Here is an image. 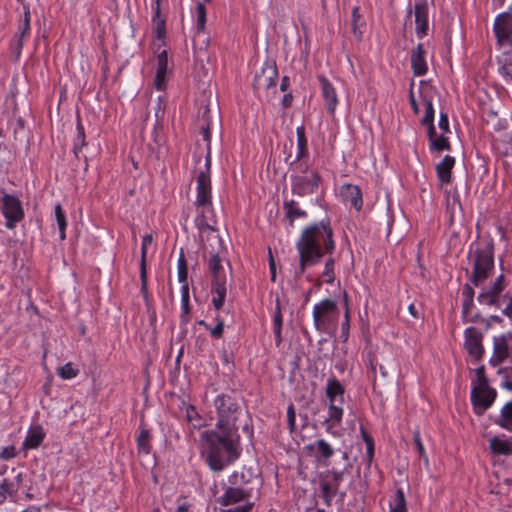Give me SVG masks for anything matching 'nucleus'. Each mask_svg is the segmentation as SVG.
I'll list each match as a JSON object with an SVG mask.
<instances>
[{
  "instance_id": "obj_13",
  "label": "nucleus",
  "mask_w": 512,
  "mask_h": 512,
  "mask_svg": "<svg viewBox=\"0 0 512 512\" xmlns=\"http://www.w3.org/2000/svg\"><path fill=\"white\" fill-rule=\"evenodd\" d=\"M342 471H330L320 481L322 498L326 506H331L333 497L338 493L340 482L343 479Z\"/></svg>"
},
{
  "instance_id": "obj_30",
  "label": "nucleus",
  "mask_w": 512,
  "mask_h": 512,
  "mask_svg": "<svg viewBox=\"0 0 512 512\" xmlns=\"http://www.w3.org/2000/svg\"><path fill=\"white\" fill-rule=\"evenodd\" d=\"M490 449L494 454L499 455H512V442L502 440L498 437L490 439Z\"/></svg>"
},
{
  "instance_id": "obj_59",
  "label": "nucleus",
  "mask_w": 512,
  "mask_h": 512,
  "mask_svg": "<svg viewBox=\"0 0 512 512\" xmlns=\"http://www.w3.org/2000/svg\"><path fill=\"white\" fill-rule=\"evenodd\" d=\"M503 299L507 301L506 307L502 310L503 314L508 316L509 318H512V295H509L506 293L503 296Z\"/></svg>"
},
{
  "instance_id": "obj_41",
  "label": "nucleus",
  "mask_w": 512,
  "mask_h": 512,
  "mask_svg": "<svg viewBox=\"0 0 512 512\" xmlns=\"http://www.w3.org/2000/svg\"><path fill=\"white\" fill-rule=\"evenodd\" d=\"M55 217H56V221H57L58 228L60 231V238L62 240H64L66 238V235H65L66 218H65L64 211L60 204H57L55 206Z\"/></svg>"
},
{
  "instance_id": "obj_45",
  "label": "nucleus",
  "mask_w": 512,
  "mask_h": 512,
  "mask_svg": "<svg viewBox=\"0 0 512 512\" xmlns=\"http://www.w3.org/2000/svg\"><path fill=\"white\" fill-rule=\"evenodd\" d=\"M334 265H335V259L329 255L328 259L326 260L325 262V268H324V271L322 273V275L325 278V281L327 283H332L335 279V275H334Z\"/></svg>"
},
{
  "instance_id": "obj_55",
  "label": "nucleus",
  "mask_w": 512,
  "mask_h": 512,
  "mask_svg": "<svg viewBox=\"0 0 512 512\" xmlns=\"http://www.w3.org/2000/svg\"><path fill=\"white\" fill-rule=\"evenodd\" d=\"M476 376H477V380H478V385H476L475 387H488L489 386L487 378L485 376L484 366H480L479 368L476 369Z\"/></svg>"
},
{
  "instance_id": "obj_16",
  "label": "nucleus",
  "mask_w": 512,
  "mask_h": 512,
  "mask_svg": "<svg viewBox=\"0 0 512 512\" xmlns=\"http://www.w3.org/2000/svg\"><path fill=\"white\" fill-rule=\"evenodd\" d=\"M213 239L216 240L218 244V248L212 247V249L209 251L210 253V259H209V269L212 274V281L217 280H225L224 275V268L221 265V251L223 250V243L222 239L219 235H213Z\"/></svg>"
},
{
  "instance_id": "obj_12",
  "label": "nucleus",
  "mask_w": 512,
  "mask_h": 512,
  "mask_svg": "<svg viewBox=\"0 0 512 512\" xmlns=\"http://www.w3.org/2000/svg\"><path fill=\"white\" fill-rule=\"evenodd\" d=\"M494 32L501 46L512 48V11L496 17Z\"/></svg>"
},
{
  "instance_id": "obj_33",
  "label": "nucleus",
  "mask_w": 512,
  "mask_h": 512,
  "mask_svg": "<svg viewBox=\"0 0 512 512\" xmlns=\"http://www.w3.org/2000/svg\"><path fill=\"white\" fill-rule=\"evenodd\" d=\"M296 133H297V148H298V152H297V155H296L295 162L299 161L300 159H302L307 154V139H306V136H305V129H304V127L303 126L298 127L297 130H296Z\"/></svg>"
},
{
  "instance_id": "obj_26",
  "label": "nucleus",
  "mask_w": 512,
  "mask_h": 512,
  "mask_svg": "<svg viewBox=\"0 0 512 512\" xmlns=\"http://www.w3.org/2000/svg\"><path fill=\"white\" fill-rule=\"evenodd\" d=\"M344 392V387L337 379L333 378L328 380L326 387V396L329 399L330 403H342Z\"/></svg>"
},
{
  "instance_id": "obj_36",
  "label": "nucleus",
  "mask_w": 512,
  "mask_h": 512,
  "mask_svg": "<svg viewBox=\"0 0 512 512\" xmlns=\"http://www.w3.org/2000/svg\"><path fill=\"white\" fill-rule=\"evenodd\" d=\"M209 113H210V108L208 106H206L203 111L202 117H203V119H207V123L201 125V133L203 135V139L207 142V150H208L207 154L208 153L210 154V138H211L210 129L212 126V121L209 118Z\"/></svg>"
},
{
  "instance_id": "obj_39",
  "label": "nucleus",
  "mask_w": 512,
  "mask_h": 512,
  "mask_svg": "<svg viewBox=\"0 0 512 512\" xmlns=\"http://www.w3.org/2000/svg\"><path fill=\"white\" fill-rule=\"evenodd\" d=\"M430 149L431 150H435V151H438V152H441V151H444V150H450L451 149V146H450V143L448 141V138L445 137L443 134L440 135V136H437L435 137L431 142H430Z\"/></svg>"
},
{
  "instance_id": "obj_19",
  "label": "nucleus",
  "mask_w": 512,
  "mask_h": 512,
  "mask_svg": "<svg viewBox=\"0 0 512 512\" xmlns=\"http://www.w3.org/2000/svg\"><path fill=\"white\" fill-rule=\"evenodd\" d=\"M318 80L321 85L322 95L326 102V109L331 115H333L338 103L336 91L325 76L319 75Z\"/></svg>"
},
{
  "instance_id": "obj_18",
  "label": "nucleus",
  "mask_w": 512,
  "mask_h": 512,
  "mask_svg": "<svg viewBox=\"0 0 512 512\" xmlns=\"http://www.w3.org/2000/svg\"><path fill=\"white\" fill-rule=\"evenodd\" d=\"M414 13L417 34L421 36L427 35L429 28L427 1L422 0L417 2L414 7Z\"/></svg>"
},
{
  "instance_id": "obj_37",
  "label": "nucleus",
  "mask_w": 512,
  "mask_h": 512,
  "mask_svg": "<svg viewBox=\"0 0 512 512\" xmlns=\"http://www.w3.org/2000/svg\"><path fill=\"white\" fill-rule=\"evenodd\" d=\"M406 500L401 488L395 492L394 505L390 506V512H406Z\"/></svg>"
},
{
  "instance_id": "obj_17",
  "label": "nucleus",
  "mask_w": 512,
  "mask_h": 512,
  "mask_svg": "<svg viewBox=\"0 0 512 512\" xmlns=\"http://www.w3.org/2000/svg\"><path fill=\"white\" fill-rule=\"evenodd\" d=\"M153 237L151 234H147L142 239V247H141V261H140V280H141V293L143 297L148 303V287H147V270H146V254H147V246L152 244Z\"/></svg>"
},
{
  "instance_id": "obj_20",
  "label": "nucleus",
  "mask_w": 512,
  "mask_h": 512,
  "mask_svg": "<svg viewBox=\"0 0 512 512\" xmlns=\"http://www.w3.org/2000/svg\"><path fill=\"white\" fill-rule=\"evenodd\" d=\"M341 195L345 201L350 202L356 209L360 210L363 205L362 193L357 185L345 184L341 187Z\"/></svg>"
},
{
  "instance_id": "obj_21",
  "label": "nucleus",
  "mask_w": 512,
  "mask_h": 512,
  "mask_svg": "<svg viewBox=\"0 0 512 512\" xmlns=\"http://www.w3.org/2000/svg\"><path fill=\"white\" fill-rule=\"evenodd\" d=\"M425 50L422 44H418L411 54V67L414 75L422 76L427 72V64L425 61Z\"/></svg>"
},
{
  "instance_id": "obj_27",
  "label": "nucleus",
  "mask_w": 512,
  "mask_h": 512,
  "mask_svg": "<svg viewBox=\"0 0 512 512\" xmlns=\"http://www.w3.org/2000/svg\"><path fill=\"white\" fill-rule=\"evenodd\" d=\"M45 437V433L41 426H33L29 429L27 436L24 440V447L28 449H35L39 447Z\"/></svg>"
},
{
  "instance_id": "obj_2",
  "label": "nucleus",
  "mask_w": 512,
  "mask_h": 512,
  "mask_svg": "<svg viewBox=\"0 0 512 512\" xmlns=\"http://www.w3.org/2000/svg\"><path fill=\"white\" fill-rule=\"evenodd\" d=\"M204 443L201 451L214 472L222 471L240 456V435L218 430L205 431L201 435Z\"/></svg>"
},
{
  "instance_id": "obj_40",
  "label": "nucleus",
  "mask_w": 512,
  "mask_h": 512,
  "mask_svg": "<svg viewBox=\"0 0 512 512\" xmlns=\"http://www.w3.org/2000/svg\"><path fill=\"white\" fill-rule=\"evenodd\" d=\"M149 441H150L149 431L148 430H142L141 433L139 434L138 438H137L138 450L140 452L145 453V454H149L150 453V449H151Z\"/></svg>"
},
{
  "instance_id": "obj_24",
  "label": "nucleus",
  "mask_w": 512,
  "mask_h": 512,
  "mask_svg": "<svg viewBox=\"0 0 512 512\" xmlns=\"http://www.w3.org/2000/svg\"><path fill=\"white\" fill-rule=\"evenodd\" d=\"M305 449L308 451H313L316 449L317 453L315 456L318 461H327L333 456L334 453L331 445L324 439L317 440L315 444L307 445Z\"/></svg>"
},
{
  "instance_id": "obj_43",
  "label": "nucleus",
  "mask_w": 512,
  "mask_h": 512,
  "mask_svg": "<svg viewBox=\"0 0 512 512\" xmlns=\"http://www.w3.org/2000/svg\"><path fill=\"white\" fill-rule=\"evenodd\" d=\"M197 30L203 32L206 24V7L203 2L198 1L196 6Z\"/></svg>"
},
{
  "instance_id": "obj_35",
  "label": "nucleus",
  "mask_w": 512,
  "mask_h": 512,
  "mask_svg": "<svg viewBox=\"0 0 512 512\" xmlns=\"http://www.w3.org/2000/svg\"><path fill=\"white\" fill-rule=\"evenodd\" d=\"M274 334L277 344L281 342V329H282V313L279 298L276 299V308L274 313Z\"/></svg>"
},
{
  "instance_id": "obj_31",
  "label": "nucleus",
  "mask_w": 512,
  "mask_h": 512,
  "mask_svg": "<svg viewBox=\"0 0 512 512\" xmlns=\"http://www.w3.org/2000/svg\"><path fill=\"white\" fill-rule=\"evenodd\" d=\"M500 427L512 431V401L507 402L501 409L498 420L495 421Z\"/></svg>"
},
{
  "instance_id": "obj_64",
  "label": "nucleus",
  "mask_w": 512,
  "mask_h": 512,
  "mask_svg": "<svg viewBox=\"0 0 512 512\" xmlns=\"http://www.w3.org/2000/svg\"><path fill=\"white\" fill-rule=\"evenodd\" d=\"M506 74L512 79V56L506 61L503 66Z\"/></svg>"
},
{
  "instance_id": "obj_47",
  "label": "nucleus",
  "mask_w": 512,
  "mask_h": 512,
  "mask_svg": "<svg viewBox=\"0 0 512 512\" xmlns=\"http://www.w3.org/2000/svg\"><path fill=\"white\" fill-rule=\"evenodd\" d=\"M425 102V115L421 120V123L434 122V108L431 100L424 99Z\"/></svg>"
},
{
  "instance_id": "obj_52",
  "label": "nucleus",
  "mask_w": 512,
  "mask_h": 512,
  "mask_svg": "<svg viewBox=\"0 0 512 512\" xmlns=\"http://www.w3.org/2000/svg\"><path fill=\"white\" fill-rule=\"evenodd\" d=\"M295 420H296V412L295 408L292 404H290L287 408V422L290 432H294L296 426H295Z\"/></svg>"
},
{
  "instance_id": "obj_11",
  "label": "nucleus",
  "mask_w": 512,
  "mask_h": 512,
  "mask_svg": "<svg viewBox=\"0 0 512 512\" xmlns=\"http://www.w3.org/2000/svg\"><path fill=\"white\" fill-rule=\"evenodd\" d=\"M496 390L491 387H473L471 401L476 414L482 415L494 402Z\"/></svg>"
},
{
  "instance_id": "obj_14",
  "label": "nucleus",
  "mask_w": 512,
  "mask_h": 512,
  "mask_svg": "<svg viewBox=\"0 0 512 512\" xmlns=\"http://www.w3.org/2000/svg\"><path fill=\"white\" fill-rule=\"evenodd\" d=\"M337 311V304L334 300L324 299L316 304L313 309V321L317 331H324L326 324L330 321L331 314Z\"/></svg>"
},
{
  "instance_id": "obj_38",
  "label": "nucleus",
  "mask_w": 512,
  "mask_h": 512,
  "mask_svg": "<svg viewBox=\"0 0 512 512\" xmlns=\"http://www.w3.org/2000/svg\"><path fill=\"white\" fill-rule=\"evenodd\" d=\"M30 30V9L28 5H24V20L21 28L20 37L17 43L18 50H21L23 47V37L29 32Z\"/></svg>"
},
{
  "instance_id": "obj_34",
  "label": "nucleus",
  "mask_w": 512,
  "mask_h": 512,
  "mask_svg": "<svg viewBox=\"0 0 512 512\" xmlns=\"http://www.w3.org/2000/svg\"><path fill=\"white\" fill-rule=\"evenodd\" d=\"M477 300L478 302L481 304V305H486V306H495L497 308L500 307L499 305V300H500V297H498L496 294H494L493 292H491L490 290H483L477 297Z\"/></svg>"
},
{
  "instance_id": "obj_8",
  "label": "nucleus",
  "mask_w": 512,
  "mask_h": 512,
  "mask_svg": "<svg viewBox=\"0 0 512 512\" xmlns=\"http://www.w3.org/2000/svg\"><path fill=\"white\" fill-rule=\"evenodd\" d=\"M0 192L3 194L2 213L6 218V227L13 229L16 223L24 218L21 202L16 196L5 193L4 189H1Z\"/></svg>"
},
{
  "instance_id": "obj_54",
  "label": "nucleus",
  "mask_w": 512,
  "mask_h": 512,
  "mask_svg": "<svg viewBox=\"0 0 512 512\" xmlns=\"http://www.w3.org/2000/svg\"><path fill=\"white\" fill-rule=\"evenodd\" d=\"M474 306V298H463L462 303V317L463 319H467L470 315V312Z\"/></svg>"
},
{
  "instance_id": "obj_56",
  "label": "nucleus",
  "mask_w": 512,
  "mask_h": 512,
  "mask_svg": "<svg viewBox=\"0 0 512 512\" xmlns=\"http://www.w3.org/2000/svg\"><path fill=\"white\" fill-rule=\"evenodd\" d=\"M216 320H217V324L214 328L211 329L210 333H211L212 337L220 338L222 336L223 330H224V321L220 317H217Z\"/></svg>"
},
{
  "instance_id": "obj_42",
  "label": "nucleus",
  "mask_w": 512,
  "mask_h": 512,
  "mask_svg": "<svg viewBox=\"0 0 512 512\" xmlns=\"http://www.w3.org/2000/svg\"><path fill=\"white\" fill-rule=\"evenodd\" d=\"M188 266L183 251H181L178 259V280L180 283H187Z\"/></svg>"
},
{
  "instance_id": "obj_63",
  "label": "nucleus",
  "mask_w": 512,
  "mask_h": 512,
  "mask_svg": "<svg viewBox=\"0 0 512 512\" xmlns=\"http://www.w3.org/2000/svg\"><path fill=\"white\" fill-rule=\"evenodd\" d=\"M251 509V505L237 506L235 508L224 510L223 512H248Z\"/></svg>"
},
{
  "instance_id": "obj_25",
  "label": "nucleus",
  "mask_w": 512,
  "mask_h": 512,
  "mask_svg": "<svg viewBox=\"0 0 512 512\" xmlns=\"http://www.w3.org/2000/svg\"><path fill=\"white\" fill-rule=\"evenodd\" d=\"M226 291V279L212 281V303L216 310H220L223 307L226 298Z\"/></svg>"
},
{
  "instance_id": "obj_61",
  "label": "nucleus",
  "mask_w": 512,
  "mask_h": 512,
  "mask_svg": "<svg viewBox=\"0 0 512 512\" xmlns=\"http://www.w3.org/2000/svg\"><path fill=\"white\" fill-rule=\"evenodd\" d=\"M462 297L463 298H474V289L471 286L470 283H466L462 290Z\"/></svg>"
},
{
  "instance_id": "obj_7",
  "label": "nucleus",
  "mask_w": 512,
  "mask_h": 512,
  "mask_svg": "<svg viewBox=\"0 0 512 512\" xmlns=\"http://www.w3.org/2000/svg\"><path fill=\"white\" fill-rule=\"evenodd\" d=\"M277 77L278 70L275 61H266L261 71L255 75L253 82L254 90L259 95L265 94L268 96L270 90L275 92Z\"/></svg>"
},
{
  "instance_id": "obj_10",
  "label": "nucleus",
  "mask_w": 512,
  "mask_h": 512,
  "mask_svg": "<svg viewBox=\"0 0 512 512\" xmlns=\"http://www.w3.org/2000/svg\"><path fill=\"white\" fill-rule=\"evenodd\" d=\"M493 355L490 363L497 366L504 360L509 359L512 362V332L494 337Z\"/></svg>"
},
{
  "instance_id": "obj_46",
  "label": "nucleus",
  "mask_w": 512,
  "mask_h": 512,
  "mask_svg": "<svg viewBox=\"0 0 512 512\" xmlns=\"http://www.w3.org/2000/svg\"><path fill=\"white\" fill-rule=\"evenodd\" d=\"M499 374L503 375V387L512 391V367L500 369Z\"/></svg>"
},
{
  "instance_id": "obj_32",
  "label": "nucleus",
  "mask_w": 512,
  "mask_h": 512,
  "mask_svg": "<svg viewBox=\"0 0 512 512\" xmlns=\"http://www.w3.org/2000/svg\"><path fill=\"white\" fill-rule=\"evenodd\" d=\"M283 207L286 212V217L289 219L290 226H293L295 218L306 216V212L298 208L294 200L284 202Z\"/></svg>"
},
{
  "instance_id": "obj_62",
  "label": "nucleus",
  "mask_w": 512,
  "mask_h": 512,
  "mask_svg": "<svg viewBox=\"0 0 512 512\" xmlns=\"http://www.w3.org/2000/svg\"><path fill=\"white\" fill-rule=\"evenodd\" d=\"M366 448H367L368 462L370 463L372 461V459H373V456H374V441L373 440H367Z\"/></svg>"
},
{
  "instance_id": "obj_23",
  "label": "nucleus",
  "mask_w": 512,
  "mask_h": 512,
  "mask_svg": "<svg viewBox=\"0 0 512 512\" xmlns=\"http://www.w3.org/2000/svg\"><path fill=\"white\" fill-rule=\"evenodd\" d=\"M454 164V157L446 155L442 161L436 165L437 176L442 183L448 184L451 182V171Z\"/></svg>"
},
{
  "instance_id": "obj_53",
  "label": "nucleus",
  "mask_w": 512,
  "mask_h": 512,
  "mask_svg": "<svg viewBox=\"0 0 512 512\" xmlns=\"http://www.w3.org/2000/svg\"><path fill=\"white\" fill-rule=\"evenodd\" d=\"M359 18H360L359 8L354 7L353 11H352V26H353L352 29H353L354 35L360 41L362 33H361V31H358V28H357V22H358Z\"/></svg>"
},
{
  "instance_id": "obj_51",
  "label": "nucleus",
  "mask_w": 512,
  "mask_h": 512,
  "mask_svg": "<svg viewBox=\"0 0 512 512\" xmlns=\"http://www.w3.org/2000/svg\"><path fill=\"white\" fill-rule=\"evenodd\" d=\"M12 493H13L12 485L10 483H8L6 479H4L0 483V504L5 501L7 494L12 495Z\"/></svg>"
},
{
  "instance_id": "obj_29",
  "label": "nucleus",
  "mask_w": 512,
  "mask_h": 512,
  "mask_svg": "<svg viewBox=\"0 0 512 512\" xmlns=\"http://www.w3.org/2000/svg\"><path fill=\"white\" fill-rule=\"evenodd\" d=\"M248 496H249V494L246 493L241 488L229 487L226 490L225 494L223 495L221 503L224 506H228L230 504L242 501Z\"/></svg>"
},
{
  "instance_id": "obj_15",
  "label": "nucleus",
  "mask_w": 512,
  "mask_h": 512,
  "mask_svg": "<svg viewBox=\"0 0 512 512\" xmlns=\"http://www.w3.org/2000/svg\"><path fill=\"white\" fill-rule=\"evenodd\" d=\"M465 348L476 360H480L484 353L482 345L483 335L475 327H468L465 332Z\"/></svg>"
},
{
  "instance_id": "obj_9",
  "label": "nucleus",
  "mask_w": 512,
  "mask_h": 512,
  "mask_svg": "<svg viewBox=\"0 0 512 512\" xmlns=\"http://www.w3.org/2000/svg\"><path fill=\"white\" fill-rule=\"evenodd\" d=\"M321 177L316 171H308L305 175L295 176L292 179V191L299 196L313 194L319 186Z\"/></svg>"
},
{
  "instance_id": "obj_60",
  "label": "nucleus",
  "mask_w": 512,
  "mask_h": 512,
  "mask_svg": "<svg viewBox=\"0 0 512 512\" xmlns=\"http://www.w3.org/2000/svg\"><path fill=\"white\" fill-rule=\"evenodd\" d=\"M269 268H270V273H271V281L275 282L276 281V264H275L274 258L272 256L270 250H269Z\"/></svg>"
},
{
  "instance_id": "obj_4",
  "label": "nucleus",
  "mask_w": 512,
  "mask_h": 512,
  "mask_svg": "<svg viewBox=\"0 0 512 512\" xmlns=\"http://www.w3.org/2000/svg\"><path fill=\"white\" fill-rule=\"evenodd\" d=\"M211 156L209 153L205 157L204 170L199 171L197 182V195L195 206L198 210V215L195 218V225L199 230L200 237L204 236L207 230L215 231V228L208 222L205 212L212 205V187H211Z\"/></svg>"
},
{
  "instance_id": "obj_44",
  "label": "nucleus",
  "mask_w": 512,
  "mask_h": 512,
  "mask_svg": "<svg viewBox=\"0 0 512 512\" xmlns=\"http://www.w3.org/2000/svg\"><path fill=\"white\" fill-rule=\"evenodd\" d=\"M79 373V370L74 368L72 363H66L64 366L58 369V375L65 380L75 378Z\"/></svg>"
},
{
  "instance_id": "obj_48",
  "label": "nucleus",
  "mask_w": 512,
  "mask_h": 512,
  "mask_svg": "<svg viewBox=\"0 0 512 512\" xmlns=\"http://www.w3.org/2000/svg\"><path fill=\"white\" fill-rule=\"evenodd\" d=\"M85 146V132L83 126L78 123L77 125V138L74 144V152L77 154V151Z\"/></svg>"
},
{
  "instance_id": "obj_49",
  "label": "nucleus",
  "mask_w": 512,
  "mask_h": 512,
  "mask_svg": "<svg viewBox=\"0 0 512 512\" xmlns=\"http://www.w3.org/2000/svg\"><path fill=\"white\" fill-rule=\"evenodd\" d=\"M505 288V280L503 275H499L496 280L494 281L493 285L488 289L494 294H496L498 297H500L501 292Z\"/></svg>"
},
{
  "instance_id": "obj_50",
  "label": "nucleus",
  "mask_w": 512,
  "mask_h": 512,
  "mask_svg": "<svg viewBox=\"0 0 512 512\" xmlns=\"http://www.w3.org/2000/svg\"><path fill=\"white\" fill-rule=\"evenodd\" d=\"M182 308L185 313L189 312V286L188 283L182 284L181 287Z\"/></svg>"
},
{
  "instance_id": "obj_57",
  "label": "nucleus",
  "mask_w": 512,
  "mask_h": 512,
  "mask_svg": "<svg viewBox=\"0 0 512 512\" xmlns=\"http://www.w3.org/2000/svg\"><path fill=\"white\" fill-rule=\"evenodd\" d=\"M413 440H414V443L416 445V448H417V451H418L419 455L421 457H424L427 460V457L425 455V449H424V446L422 444V441H421V438H420V434H419L418 431H416L414 433Z\"/></svg>"
},
{
  "instance_id": "obj_3",
  "label": "nucleus",
  "mask_w": 512,
  "mask_h": 512,
  "mask_svg": "<svg viewBox=\"0 0 512 512\" xmlns=\"http://www.w3.org/2000/svg\"><path fill=\"white\" fill-rule=\"evenodd\" d=\"M214 405L218 415L216 424L218 431L238 434L240 427L248 430L247 414L235 397L221 394L215 399Z\"/></svg>"
},
{
  "instance_id": "obj_28",
  "label": "nucleus",
  "mask_w": 512,
  "mask_h": 512,
  "mask_svg": "<svg viewBox=\"0 0 512 512\" xmlns=\"http://www.w3.org/2000/svg\"><path fill=\"white\" fill-rule=\"evenodd\" d=\"M342 416L343 409L338 405V403H330L328 417L324 420L323 424L326 425V428L329 431L340 424Z\"/></svg>"
},
{
  "instance_id": "obj_1",
  "label": "nucleus",
  "mask_w": 512,
  "mask_h": 512,
  "mask_svg": "<svg viewBox=\"0 0 512 512\" xmlns=\"http://www.w3.org/2000/svg\"><path fill=\"white\" fill-rule=\"evenodd\" d=\"M296 248L299 253V269L295 276L300 277L308 267L319 263L325 254H333L335 241L330 221L322 220L306 227Z\"/></svg>"
},
{
  "instance_id": "obj_5",
  "label": "nucleus",
  "mask_w": 512,
  "mask_h": 512,
  "mask_svg": "<svg viewBox=\"0 0 512 512\" xmlns=\"http://www.w3.org/2000/svg\"><path fill=\"white\" fill-rule=\"evenodd\" d=\"M395 372L396 364L392 357L369 352L367 375L372 381V388L375 393L382 395L391 387Z\"/></svg>"
},
{
  "instance_id": "obj_58",
  "label": "nucleus",
  "mask_w": 512,
  "mask_h": 512,
  "mask_svg": "<svg viewBox=\"0 0 512 512\" xmlns=\"http://www.w3.org/2000/svg\"><path fill=\"white\" fill-rule=\"evenodd\" d=\"M439 128L443 133H448L450 131L448 115L444 112L440 113Z\"/></svg>"
},
{
  "instance_id": "obj_6",
  "label": "nucleus",
  "mask_w": 512,
  "mask_h": 512,
  "mask_svg": "<svg viewBox=\"0 0 512 512\" xmlns=\"http://www.w3.org/2000/svg\"><path fill=\"white\" fill-rule=\"evenodd\" d=\"M493 250L494 245L490 241L477 243L475 248L471 247L469 253V259L473 263V271L469 277L471 284L479 286L490 276L494 268Z\"/></svg>"
},
{
  "instance_id": "obj_22",
  "label": "nucleus",
  "mask_w": 512,
  "mask_h": 512,
  "mask_svg": "<svg viewBox=\"0 0 512 512\" xmlns=\"http://www.w3.org/2000/svg\"><path fill=\"white\" fill-rule=\"evenodd\" d=\"M168 68V56L166 50H163L157 56V71L155 77V87L162 90L166 81V74Z\"/></svg>"
}]
</instances>
